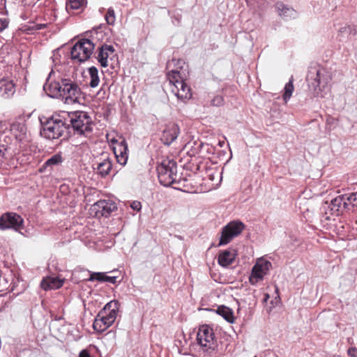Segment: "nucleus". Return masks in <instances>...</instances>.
I'll return each mask as SVG.
<instances>
[{"mask_svg":"<svg viewBox=\"0 0 357 357\" xmlns=\"http://www.w3.org/2000/svg\"><path fill=\"white\" fill-rule=\"evenodd\" d=\"M46 94L52 98H59L66 105L78 103L82 94L78 84L69 77H62L52 70L43 85Z\"/></svg>","mask_w":357,"mask_h":357,"instance_id":"obj_1","label":"nucleus"},{"mask_svg":"<svg viewBox=\"0 0 357 357\" xmlns=\"http://www.w3.org/2000/svg\"><path fill=\"white\" fill-rule=\"evenodd\" d=\"M189 75L187 67L183 66L178 68L173 69L167 74V78L171 86L172 92L181 100H189L192 97L191 89L185 83Z\"/></svg>","mask_w":357,"mask_h":357,"instance_id":"obj_2","label":"nucleus"},{"mask_svg":"<svg viewBox=\"0 0 357 357\" xmlns=\"http://www.w3.org/2000/svg\"><path fill=\"white\" fill-rule=\"evenodd\" d=\"M197 353L198 357H217L218 344L213 328L207 325L199 327L197 334Z\"/></svg>","mask_w":357,"mask_h":357,"instance_id":"obj_3","label":"nucleus"},{"mask_svg":"<svg viewBox=\"0 0 357 357\" xmlns=\"http://www.w3.org/2000/svg\"><path fill=\"white\" fill-rule=\"evenodd\" d=\"M307 79L314 95L317 97H324L323 92L329 89L328 84L331 81L330 73L320 66L311 67Z\"/></svg>","mask_w":357,"mask_h":357,"instance_id":"obj_4","label":"nucleus"},{"mask_svg":"<svg viewBox=\"0 0 357 357\" xmlns=\"http://www.w3.org/2000/svg\"><path fill=\"white\" fill-rule=\"evenodd\" d=\"M119 305V303L114 300L107 303L96 315L93 323V329L102 333L109 328L116 319Z\"/></svg>","mask_w":357,"mask_h":357,"instance_id":"obj_5","label":"nucleus"},{"mask_svg":"<svg viewBox=\"0 0 357 357\" xmlns=\"http://www.w3.org/2000/svg\"><path fill=\"white\" fill-rule=\"evenodd\" d=\"M42 125L40 135L48 139H56L61 137L67 130L66 123L57 114L40 119Z\"/></svg>","mask_w":357,"mask_h":357,"instance_id":"obj_6","label":"nucleus"},{"mask_svg":"<svg viewBox=\"0 0 357 357\" xmlns=\"http://www.w3.org/2000/svg\"><path fill=\"white\" fill-rule=\"evenodd\" d=\"M157 172L159 182L164 186H169L180 181L176 162L172 159H163L158 165Z\"/></svg>","mask_w":357,"mask_h":357,"instance_id":"obj_7","label":"nucleus"},{"mask_svg":"<svg viewBox=\"0 0 357 357\" xmlns=\"http://www.w3.org/2000/svg\"><path fill=\"white\" fill-rule=\"evenodd\" d=\"M70 121L75 134L88 137L92 132V119L87 112L77 111L73 113Z\"/></svg>","mask_w":357,"mask_h":357,"instance_id":"obj_8","label":"nucleus"},{"mask_svg":"<svg viewBox=\"0 0 357 357\" xmlns=\"http://www.w3.org/2000/svg\"><path fill=\"white\" fill-rule=\"evenodd\" d=\"M95 45L89 39H81L71 49V58L79 63L88 60L94 50Z\"/></svg>","mask_w":357,"mask_h":357,"instance_id":"obj_9","label":"nucleus"},{"mask_svg":"<svg viewBox=\"0 0 357 357\" xmlns=\"http://www.w3.org/2000/svg\"><path fill=\"white\" fill-rule=\"evenodd\" d=\"M272 268L271 261L265 259L264 258H259L257 259L255 265L253 266L250 275L249 277V282L252 285H256L261 282L264 277L268 273Z\"/></svg>","mask_w":357,"mask_h":357,"instance_id":"obj_10","label":"nucleus"},{"mask_svg":"<svg viewBox=\"0 0 357 357\" xmlns=\"http://www.w3.org/2000/svg\"><path fill=\"white\" fill-rule=\"evenodd\" d=\"M245 228V225L238 220L231 221L225 225L221 232L218 245L228 244L234 238L238 236Z\"/></svg>","mask_w":357,"mask_h":357,"instance_id":"obj_11","label":"nucleus"},{"mask_svg":"<svg viewBox=\"0 0 357 357\" xmlns=\"http://www.w3.org/2000/svg\"><path fill=\"white\" fill-rule=\"evenodd\" d=\"M23 218L15 213H6L0 217V229L2 230L13 229L20 231L23 229Z\"/></svg>","mask_w":357,"mask_h":357,"instance_id":"obj_12","label":"nucleus"},{"mask_svg":"<svg viewBox=\"0 0 357 357\" xmlns=\"http://www.w3.org/2000/svg\"><path fill=\"white\" fill-rule=\"evenodd\" d=\"M116 208V204L111 200H100L92 206V210L95 211L96 215L105 217L109 216Z\"/></svg>","mask_w":357,"mask_h":357,"instance_id":"obj_13","label":"nucleus"},{"mask_svg":"<svg viewBox=\"0 0 357 357\" xmlns=\"http://www.w3.org/2000/svg\"><path fill=\"white\" fill-rule=\"evenodd\" d=\"M179 133L180 129L178 125L174 123H169L162 130L161 140L165 144L169 146L177 139Z\"/></svg>","mask_w":357,"mask_h":357,"instance_id":"obj_14","label":"nucleus"},{"mask_svg":"<svg viewBox=\"0 0 357 357\" xmlns=\"http://www.w3.org/2000/svg\"><path fill=\"white\" fill-rule=\"evenodd\" d=\"M114 48L112 45H102L98 48V53L97 59L100 66L103 68H106L109 66V60H112L114 56Z\"/></svg>","mask_w":357,"mask_h":357,"instance_id":"obj_15","label":"nucleus"},{"mask_svg":"<svg viewBox=\"0 0 357 357\" xmlns=\"http://www.w3.org/2000/svg\"><path fill=\"white\" fill-rule=\"evenodd\" d=\"M113 151L118 163L125 165L128 158V145L125 140H122L113 147Z\"/></svg>","mask_w":357,"mask_h":357,"instance_id":"obj_16","label":"nucleus"},{"mask_svg":"<svg viewBox=\"0 0 357 357\" xmlns=\"http://www.w3.org/2000/svg\"><path fill=\"white\" fill-rule=\"evenodd\" d=\"M15 92V84L13 80L3 77L0 79V96L4 98H8Z\"/></svg>","mask_w":357,"mask_h":357,"instance_id":"obj_17","label":"nucleus"},{"mask_svg":"<svg viewBox=\"0 0 357 357\" xmlns=\"http://www.w3.org/2000/svg\"><path fill=\"white\" fill-rule=\"evenodd\" d=\"M275 8L279 15L286 20L296 19L298 17L296 10L282 2H278L275 4Z\"/></svg>","mask_w":357,"mask_h":357,"instance_id":"obj_18","label":"nucleus"},{"mask_svg":"<svg viewBox=\"0 0 357 357\" xmlns=\"http://www.w3.org/2000/svg\"><path fill=\"white\" fill-rule=\"evenodd\" d=\"M236 255V250L233 248L220 252L218 259L219 265L222 267H227L234 262Z\"/></svg>","mask_w":357,"mask_h":357,"instance_id":"obj_19","label":"nucleus"},{"mask_svg":"<svg viewBox=\"0 0 357 357\" xmlns=\"http://www.w3.org/2000/svg\"><path fill=\"white\" fill-rule=\"evenodd\" d=\"M63 280L58 277L50 276L44 278L40 283L41 287L44 290L56 289L61 287L63 284Z\"/></svg>","mask_w":357,"mask_h":357,"instance_id":"obj_20","label":"nucleus"},{"mask_svg":"<svg viewBox=\"0 0 357 357\" xmlns=\"http://www.w3.org/2000/svg\"><path fill=\"white\" fill-rule=\"evenodd\" d=\"M357 34V26L354 25L344 24L337 30V38L340 41L349 39L351 36Z\"/></svg>","mask_w":357,"mask_h":357,"instance_id":"obj_21","label":"nucleus"},{"mask_svg":"<svg viewBox=\"0 0 357 357\" xmlns=\"http://www.w3.org/2000/svg\"><path fill=\"white\" fill-rule=\"evenodd\" d=\"M10 132L18 142H24L27 138L26 128L24 123H13L10 126Z\"/></svg>","mask_w":357,"mask_h":357,"instance_id":"obj_22","label":"nucleus"},{"mask_svg":"<svg viewBox=\"0 0 357 357\" xmlns=\"http://www.w3.org/2000/svg\"><path fill=\"white\" fill-rule=\"evenodd\" d=\"M343 196L339 195L333 199L330 204V208L333 213L339 215L340 213L347 211Z\"/></svg>","mask_w":357,"mask_h":357,"instance_id":"obj_23","label":"nucleus"},{"mask_svg":"<svg viewBox=\"0 0 357 357\" xmlns=\"http://www.w3.org/2000/svg\"><path fill=\"white\" fill-rule=\"evenodd\" d=\"M112 167V161L108 157H107L102 161L98 162L97 167L95 168V169L96 170L98 174L100 175L102 177H105L109 174Z\"/></svg>","mask_w":357,"mask_h":357,"instance_id":"obj_24","label":"nucleus"},{"mask_svg":"<svg viewBox=\"0 0 357 357\" xmlns=\"http://www.w3.org/2000/svg\"><path fill=\"white\" fill-rule=\"evenodd\" d=\"M347 211H354L357 208V192L342 195Z\"/></svg>","mask_w":357,"mask_h":357,"instance_id":"obj_25","label":"nucleus"},{"mask_svg":"<svg viewBox=\"0 0 357 357\" xmlns=\"http://www.w3.org/2000/svg\"><path fill=\"white\" fill-rule=\"evenodd\" d=\"M216 312L227 322L230 324L234 323L235 316L233 310L231 308L225 305H221L217 308Z\"/></svg>","mask_w":357,"mask_h":357,"instance_id":"obj_26","label":"nucleus"},{"mask_svg":"<svg viewBox=\"0 0 357 357\" xmlns=\"http://www.w3.org/2000/svg\"><path fill=\"white\" fill-rule=\"evenodd\" d=\"M63 162V158L61 153H56L52 156L50 158L47 159L42 167L40 168V171L43 172L46 170L47 169H52L54 166L59 165Z\"/></svg>","mask_w":357,"mask_h":357,"instance_id":"obj_27","label":"nucleus"},{"mask_svg":"<svg viewBox=\"0 0 357 357\" xmlns=\"http://www.w3.org/2000/svg\"><path fill=\"white\" fill-rule=\"evenodd\" d=\"M117 277L116 276H108L102 273H93L89 279V281L98 280L100 282H107L112 284L116 282Z\"/></svg>","mask_w":357,"mask_h":357,"instance_id":"obj_28","label":"nucleus"},{"mask_svg":"<svg viewBox=\"0 0 357 357\" xmlns=\"http://www.w3.org/2000/svg\"><path fill=\"white\" fill-rule=\"evenodd\" d=\"M89 73L90 76V86L92 88L98 86L100 82L98 69L96 67H91L89 68Z\"/></svg>","mask_w":357,"mask_h":357,"instance_id":"obj_29","label":"nucleus"},{"mask_svg":"<svg viewBox=\"0 0 357 357\" xmlns=\"http://www.w3.org/2000/svg\"><path fill=\"white\" fill-rule=\"evenodd\" d=\"M294 89L293 77H291L284 88L283 100L285 102H287L291 97Z\"/></svg>","mask_w":357,"mask_h":357,"instance_id":"obj_30","label":"nucleus"},{"mask_svg":"<svg viewBox=\"0 0 357 357\" xmlns=\"http://www.w3.org/2000/svg\"><path fill=\"white\" fill-rule=\"evenodd\" d=\"M86 0H68L66 3L67 10H77L85 3Z\"/></svg>","mask_w":357,"mask_h":357,"instance_id":"obj_31","label":"nucleus"},{"mask_svg":"<svg viewBox=\"0 0 357 357\" xmlns=\"http://www.w3.org/2000/svg\"><path fill=\"white\" fill-rule=\"evenodd\" d=\"M105 19L109 25H114L116 22V15L114 10L112 8H109L105 15Z\"/></svg>","mask_w":357,"mask_h":357,"instance_id":"obj_32","label":"nucleus"},{"mask_svg":"<svg viewBox=\"0 0 357 357\" xmlns=\"http://www.w3.org/2000/svg\"><path fill=\"white\" fill-rule=\"evenodd\" d=\"M224 103V98L222 96L217 95L213 97L211 101V105L215 107H220Z\"/></svg>","mask_w":357,"mask_h":357,"instance_id":"obj_33","label":"nucleus"},{"mask_svg":"<svg viewBox=\"0 0 357 357\" xmlns=\"http://www.w3.org/2000/svg\"><path fill=\"white\" fill-rule=\"evenodd\" d=\"M130 207L136 211H139L142 208V204L138 201H134L131 203Z\"/></svg>","mask_w":357,"mask_h":357,"instance_id":"obj_34","label":"nucleus"},{"mask_svg":"<svg viewBox=\"0 0 357 357\" xmlns=\"http://www.w3.org/2000/svg\"><path fill=\"white\" fill-rule=\"evenodd\" d=\"M6 149L4 147V146L0 145V165L3 163V159L5 158Z\"/></svg>","mask_w":357,"mask_h":357,"instance_id":"obj_35","label":"nucleus"},{"mask_svg":"<svg viewBox=\"0 0 357 357\" xmlns=\"http://www.w3.org/2000/svg\"><path fill=\"white\" fill-rule=\"evenodd\" d=\"M347 354L349 357H357V348L350 347L348 349Z\"/></svg>","mask_w":357,"mask_h":357,"instance_id":"obj_36","label":"nucleus"},{"mask_svg":"<svg viewBox=\"0 0 357 357\" xmlns=\"http://www.w3.org/2000/svg\"><path fill=\"white\" fill-rule=\"evenodd\" d=\"M79 357H91L89 351L86 349L82 350L79 354Z\"/></svg>","mask_w":357,"mask_h":357,"instance_id":"obj_37","label":"nucleus"},{"mask_svg":"<svg viewBox=\"0 0 357 357\" xmlns=\"http://www.w3.org/2000/svg\"><path fill=\"white\" fill-rule=\"evenodd\" d=\"M111 142L114 144H115L116 145L119 143L118 141L114 139H111Z\"/></svg>","mask_w":357,"mask_h":357,"instance_id":"obj_38","label":"nucleus"},{"mask_svg":"<svg viewBox=\"0 0 357 357\" xmlns=\"http://www.w3.org/2000/svg\"><path fill=\"white\" fill-rule=\"evenodd\" d=\"M177 63L178 65H185V62L183 60H178Z\"/></svg>","mask_w":357,"mask_h":357,"instance_id":"obj_39","label":"nucleus"},{"mask_svg":"<svg viewBox=\"0 0 357 357\" xmlns=\"http://www.w3.org/2000/svg\"><path fill=\"white\" fill-rule=\"evenodd\" d=\"M268 298H269V296H268V294H266V295H265V298H264V301H265V302H266V301H267V300H268Z\"/></svg>","mask_w":357,"mask_h":357,"instance_id":"obj_40","label":"nucleus"},{"mask_svg":"<svg viewBox=\"0 0 357 357\" xmlns=\"http://www.w3.org/2000/svg\"><path fill=\"white\" fill-rule=\"evenodd\" d=\"M42 26H43L42 24L38 25V27L37 28V29H40L42 28Z\"/></svg>","mask_w":357,"mask_h":357,"instance_id":"obj_41","label":"nucleus"}]
</instances>
